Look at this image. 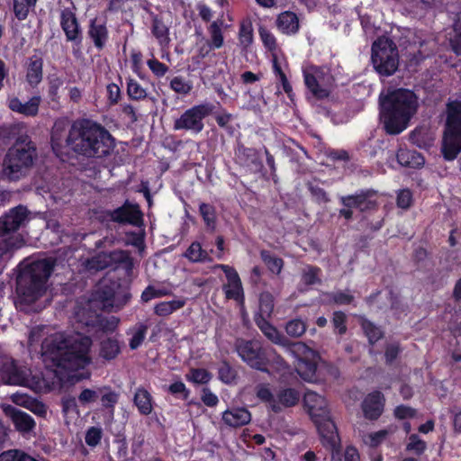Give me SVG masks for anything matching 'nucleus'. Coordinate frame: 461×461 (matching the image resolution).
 Instances as JSON below:
<instances>
[{
    "instance_id": "f704fd0d",
    "label": "nucleus",
    "mask_w": 461,
    "mask_h": 461,
    "mask_svg": "<svg viewBox=\"0 0 461 461\" xmlns=\"http://www.w3.org/2000/svg\"><path fill=\"white\" fill-rule=\"evenodd\" d=\"M64 84V79L56 74L50 75L48 77V90L47 96L50 104H54L57 106L60 104L59 89Z\"/></svg>"
},
{
    "instance_id": "72a5a7b5",
    "label": "nucleus",
    "mask_w": 461,
    "mask_h": 461,
    "mask_svg": "<svg viewBox=\"0 0 461 461\" xmlns=\"http://www.w3.org/2000/svg\"><path fill=\"white\" fill-rule=\"evenodd\" d=\"M296 371L302 379L312 382L316 379L317 363L308 357H300L297 362Z\"/></svg>"
},
{
    "instance_id": "f03ea898",
    "label": "nucleus",
    "mask_w": 461,
    "mask_h": 461,
    "mask_svg": "<svg viewBox=\"0 0 461 461\" xmlns=\"http://www.w3.org/2000/svg\"><path fill=\"white\" fill-rule=\"evenodd\" d=\"M90 336L81 332H56L44 338L41 356L46 366L65 371L84 370L92 364Z\"/></svg>"
},
{
    "instance_id": "473e14b6",
    "label": "nucleus",
    "mask_w": 461,
    "mask_h": 461,
    "mask_svg": "<svg viewBox=\"0 0 461 461\" xmlns=\"http://www.w3.org/2000/svg\"><path fill=\"white\" fill-rule=\"evenodd\" d=\"M276 25L284 33H295L299 30V20L294 13L286 11L278 15Z\"/></svg>"
},
{
    "instance_id": "37998d69",
    "label": "nucleus",
    "mask_w": 461,
    "mask_h": 461,
    "mask_svg": "<svg viewBox=\"0 0 461 461\" xmlns=\"http://www.w3.org/2000/svg\"><path fill=\"white\" fill-rule=\"evenodd\" d=\"M199 212L204 221L205 226L209 230H214L216 228L217 221L215 207L211 203H201L199 205Z\"/></svg>"
},
{
    "instance_id": "6e6552de",
    "label": "nucleus",
    "mask_w": 461,
    "mask_h": 461,
    "mask_svg": "<svg viewBox=\"0 0 461 461\" xmlns=\"http://www.w3.org/2000/svg\"><path fill=\"white\" fill-rule=\"evenodd\" d=\"M372 64L382 77H390L398 69L399 54L395 43L388 37H379L372 45Z\"/></svg>"
},
{
    "instance_id": "a211bd4d",
    "label": "nucleus",
    "mask_w": 461,
    "mask_h": 461,
    "mask_svg": "<svg viewBox=\"0 0 461 461\" xmlns=\"http://www.w3.org/2000/svg\"><path fill=\"white\" fill-rule=\"evenodd\" d=\"M60 27L65 33L67 41L79 49L83 41V32L76 14L70 8H65L60 13Z\"/></svg>"
},
{
    "instance_id": "ea45409f",
    "label": "nucleus",
    "mask_w": 461,
    "mask_h": 461,
    "mask_svg": "<svg viewBox=\"0 0 461 461\" xmlns=\"http://www.w3.org/2000/svg\"><path fill=\"white\" fill-rule=\"evenodd\" d=\"M300 400V393L294 388H285L280 390L276 394V403L284 407L295 406Z\"/></svg>"
},
{
    "instance_id": "f257e3e1",
    "label": "nucleus",
    "mask_w": 461,
    "mask_h": 461,
    "mask_svg": "<svg viewBox=\"0 0 461 461\" xmlns=\"http://www.w3.org/2000/svg\"><path fill=\"white\" fill-rule=\"evenodd\" d=\"M50 145L58 157L73 152L86 158H105L113 154L116 141L101 123L82 119L73 122L68 131L63 123L55 122Z\"/></svg>"
},
{
    "instance_id": "de8ad7c7",
    "label": "nucleus",
    "mask_w": 461,
    "mask_h": 461,
    "mask_svg": "<svg viewBox=\"0 0 461 461\" xmlns=\"http://www.w3.org/2000/svg\"><path fill=\"white\" fill-rule=\"evenodd\" d=\"M185 305L183 300H172L168 302H160L154 307V312L158 316H167L174 312L181 309Z\"/></svg>"
},
{
    "instance_id": "9d476101",
    "label": "nucleus",
    "mask_w": 461,
    "mask_h": 461,
    "mask_svg": "<svg viewBox=\"0 0 461 461\" xmlns=\"http://www.w3.org/2000/svg\"><path fill=\"white\" fill-rule=\"evenodd\" d=\"M216 105L211 102L194 104L183 112L173 123L175 131H185L197 135L204 129V119L213 113Z\"/></svg>"
},
{
    "instance_id": "e2e57ef3",
    "label": "nucleus",
    "mask_w": 461,
    "mask_h": 461,
    "mask_svg": "<svg viewBox=\"0 0 461 461\" xmlns=\"http://www.w3.org/2000/svg\"><path fill=\"white\" fill-rule=\"evenodd\" d=\"M170 88L176 94L187 95L192 90V85L184 77L177 76L171 79Z\"/></svg>"
},
{
    "instance_id": "8fccbe9b",
    "label": "nucleus",
    "mask_w": 461,
    "mask_h": 461,
    "mask_svg": "<svg viewBox=\"0 0 461 461\" xmlns=\"http://www.w3.org/2000/svg\"><path fill=\"white\" fill-rule=\"evenodd\" d=\"M331 324L336 335L343 336L348 331V316L342 311H335L332 314Z\"/></svg>"
},
{
    "instance_id": "6e6d98bb",
    "label": "nucleus",
    "mask_w": 461,
    "mask_h": 461,
    "mask_svg": "<svg viewBox=\"0 0 461 461\" xmlns=\"http://www.w3.org/2000/svg\"><path fill=\"white\" fill-rule=\"evenodd\" d=\"M120 320L116 316L98 317L96 320V327L104 333H113L119 325Z\"/></svg>"
},
{
    "instance_id": "58836bf2",
    "label": "nucleus",
    "mask_w": 461,
    "mask_h": 461,
    "mask_svg": "<svg viewBox=\"0 0 461 461\" xmlns=\"http://www.w3.org/2000/svg\"><path fill=\"white\" fill-rule=\"evenodd\" d=\"M220 111L213 110V113L211 116H213L215 119L217 125L223 129L228 135L232 136L235 132V128L231 124L234 116L232 113H229L226 109L221 108L220 106Z\"/></svg>"
},
{
    "instance_id": "a19ab883",
    "label": "nucleus",
    "mask_w": 461,
    "mask_h": 461,
    "mask_svg": "<svg viewBox=\"0 0 461 461\" xmlns=\"http://www.w3.org/2000/svg\"><path fill=\"white\" fill-rule=\"evenodd\" d=\"M253 25L250 19L242 20L239 29V41L240 46L247 50L253 43Z\"/></svg>"
},
{
    "instance_id": "f8f14e48",
    "label": "nucleus",
    "mask_w": 461,
    "mask_h": 461,
    "mask_svg": "<svg viewBox=\"0 0 461 461\" xmlns=\"http://www.w3.org/2000/svg\"><path fill=\"white\" fill-rule=\"evenodd\" d=\"M303 77L306 88L315 99L323 100L329 97L330 86L334 80L329 68L309 65L303 68Z\"/></svg>"
},
{
    "instance_id": "13d9d810",
    "label": "nucleus",
    "mask_w": 461,
    "mask_h": 461,
    "mask_svg": "<svg viewBox=\"0 0 461 461\" xmlns=\"http://www.w3.org/2000/svg\"><path fill=\"white\" fill-rule=\"evenodd\" d=\"M167 392L176 398L186 401L191 393V391L185 386L182 381H175L168 385Z\"/></svg>"
},
{
    "instance_id": "680f3d73",
    "label": "nucleus",
    "mask_w": 461,
    "mask_h": 461,
    "mask_svg": "<svg viewBox=\"0 0 461 461\" xmlns=\"http://www.w3.org/2000/svg\"><path fill=\"white\" fill-rule=\"evenodd\" d=\"M102 438H103L102 428L99 426H91L86 431L85 442L87 446H89L91 447H95L98 444H100Z\"/></svg>"
},
{
    "instance_id": "4d7b16f0",
    "label": "nucleus",
    "mask_w": 461,
    "mask_h": 461,
    "mask_svg": "<svg viewBox=\"0 0 461 461\" xmlns=\"http://www.w3.org/2000/svg\"><path fill=\"white\" fill-rule=\"evenodd\" d=\"M148 330V326L144 323H138L135 331L129 341V347L131 350L139 348L143 343Z\"/></svg>"
},
{
    "instance_id": "5701e85b",
    "label": "nucleus",
    "mask_w": 461,
    "mask_h": 461,
    "mask_svg": "<svg viewBox=\"0 0 461 461\" xmlns=\"http://www.w3.org/2000/svg\"><path fill=\"white\" fill-rule=\"evenodd\" d=\"M41 97L33 95L26 103L23 104L21 100L14 96L8 99V108L17 113L26 117H35L39 113Z\"/></svg>"
},
{
    "instance_id": "2eb2a0df",
    "label": "nucleus",
    "mask_w": 461,
    "mask_h": 461,
    "mask_svg": "<svg viewBox=\"0 0 461 461\" xmlns=\"http://www.w3.org/2000/svg\"><path fill=\"white\" fill-rule=\"evenodd\" d=\"M93 262L97 269L103 270L109 267L113 269L122 268L127 276L132 274L134 267L133 258L128 251L122 249L100 254Z\"/></svg>"
},
{
    "instance_id": "774afa93",
    "label": "nucleus",
    "mask_w": 461,
    "mask_h": 461,
    "mask_svg": "<svg viewBox=\"0 0 461 461\" xmlns=\"http://www.w3.org/2000/svg\"><path fill=\"white\" fill-rule=\"evenodd\" d=\"M258 33L260 39L264 44V46L269 50H274L276 48V41L274 34L267 29L265 26H260L258 29Z\"/></svg>"
},
{
    "instance_id": "ddd939ff",
    "label": "nucleus",
    "mask_w": 461,
    "mask_h": 461,
    "mask_svg": "<svg viewBox=\"0 0 461 461\" xmlns=\"http://www.w3.org/2000/svg\"><path fill=\"white\" fill-rule=\"evenodd\" d=\"M339 203L344 207H354L361 213L373 212L378 210V192L373 188L357 190L352 194L341 196Z\"/></svg>"
},
{
    "instance_id": "4be33fe9",
    "label": "nucleus",
    "mask_w": 461,
    "mask_h": 461,
    "mask_svg": "<svg viewBox=\"0 0 461 461\" xmlns=\"http://www.w3.org/2000/svg\"><path fill=\"white\" fill-rule=\"evenodd\" d=\"M87 35L96 50H104L109 40L106 18L95 17L91 19L89 21Z\"/></svg>"
},
{
    "instance_id": "1a4fd4ad",
    "label": "nucleus",
    "mask_w": 461,
    "mask_h": 461,
    "mask_svg": "<svg viewBox=\"0 0 461 461\" xmlns=\"http://www.w3.org/2000/svg\"><path fill=\"white\" fill-rule=\"evenodd\" d=\"M234 347L238 356L250 368L263 373L269 372V350L259 340L240 338L236 339Z\"/></svg>"
},
{
    "instance_id": "7c9ffc66",
    "label": "nucleus",
    "mask_w": 461,
    "mask_h": 461,
    "mask_svg": "<svg viewBox=\"0 0 461 461\" xmlns=\"http://www.w3.org/2000/svg\"><path fill=\"white\" fill-rule=\"evenodd\" d=\"M397 161L403 167L419 168L425 163L423 156L416 150L400 149L396 154Z\"/></svg>"
},
{
    "instance_id": "bb28decb",
    "label": "nucleus",
    "mask_w": 461,
    "mask_h": 461,
    "mask_svg": "<svg viewBox=\"0 0 461 461\" xmlns=\"http://www.w3.org/2000/svg\"><path fill=\"white\" fill-rule=\"evenodd\" d=\"M263 316H255V322L263 334L273 343L286 345L288 339Z\"/></svg>"
},
{
    "instance_id": "aec40b11",
    "label": "nucleus",
    "mask_w": 461,
    "mask_h": 461,
    "mask_svg": "<svg viewBox=\"0 0 461 461\" xmlns=\"http://www.w3.org/2000/svg\"><path fill=\"white\" fill-rule=\"evenodd\" d=\"M227 278V285H223V291L227 299H232L240 303L244 302V292L241 280L236 269L228 265H219Z\"/></svg>"
},
{
    "instance_id": "a878e982",
    "label": "nucleus",
    "mask_w": 461,
    "mask_h": 461,
    "mask_svg": "<svg viewBox=\"0 0 461 461\" xmlns=\"http://www.w3.org/2000/svg\"><path fill=\"white\" fill-rule=\"evenodd\" d=\"M359 325L363 330L364 335L366 337L368 344L374 347L376 342L382 339L384 336V332L381 327L375 324L373 321L368 320L365 316L358 317ZM373 348L369 349V353L373 354Z\"/></svg>"
},
{
    "instance_id": "412c9836",
    "label": "nucleus",
    "mask_w": 461,
    "mask_h": 461,
    "mask_svg": "<svg viewBox=\"0 0 461 461\" xmlns=\"http://www.w3.org/2000/svg\"><path fill=\"white\" fill-rule=\"evenodd\" d=\"M385 399L380 391L369 393L361 403L364 417L369 420H378L384 412Z\"/></svg>"
},
{
    "instance_id": "bf43d9fd",
    "label": "nucleus",
    "mask_w": 461,
    "mask_h": 461,
    "mask_svg": "<svg viewBox=\"0 0 461 461\" xmlns=\"http://www.w3.org/2000/svg\"><path fill=\"white\" fill-rule=\"evenodd\" d=\"M426 448V442L417 434H411L409 436V442L406 445V451L413 452L417 456H421L425 452Z\"/></svg>"
},
{
    "instance_id": "79ce46f5",
    "label": "nucleus",
    "mask_w": 461,
    "mask_h": 461,
    "mask_svg": "<svg viewBox=\"0 0 461 461\" xmlns=\"http://www.w3.org/2000/svg\"><path fill=\"white\" fill-rule=\"evenodd\" d=\"M237 377L238 372L230 362L226 359L221 360L218 367L219 380L225 384H230L236 381Z\"/></svg>"
},
{
    "instance_id": "7ed1b4c3",
    "label": "nucleus",
    "mask_w": 461,
    "mask_h": 461,
    "mask_svg": "<svg viewBox=\"0 0 461 461\" xmlns=\"http://www.w3.org/2000/svg\"><path fill=\"white\" fill-rule=\"evenodd\" d=\"M380 118L386 133L397 135L403 131L418 109L413 91L398 88L380 95Z\"/></svg>"
},
{
    "instance_id": "5fc2aeb1",
    "label": "nucleus",
    "mask_w": 461,
    "mask_h": 461,
    "mask_svg": "<svg viewBox=\"0 0 461 461\" xmlns=\"http://www.w3.org/2000/svg\"><path fill=\"white\" fill-rule=\"evenodd\" d=\"M306 323L299 318L292 319L285 324V331L287 335L293 338H299L306 331Z\"/></svg>"
},
{
    "instance_id": "2f4dec72",
    "label": "nucleus",
    "mask_w": 461,
    "mask_h": 461,
    "mask_svg": "<svg viewBox=\"0 0 461 461\" xmlns=\"http://www.w3.org/2000/svg\"><path fill=\"white\" fill-rule=\"evenodd\" d=\"M121 353L120 342L116 338H106L100 341L99 357L106 361L115 359Z\"/></svg>"
},
{
    "instance_id": "c756f323",
    "label": "nucleus",
    "mask_w": 461,
    "mask_h": 461,
    "mask_svg": "<svg viewBox=\"0 0 461 461\" xmlns=\"http://www.w3.org/2000/svg\"><path fill=\"white\" fill-rule=\"evenodd\" d=\"M43 77V59L33 55L30 58V62L26 71V80L32 87H36L42 80Z\"/></svg>"
},
{
    "instance_id": "e433bc0d",
    "label": "nucleus",
    "mask_w": 461,
    "mask_h": 461,
    "mask_svg": "<svg viewBox=\"0 0 461 461\" xmlns=\"http://www.w3.org/2000/svg\"><path fill=\"white\" fill-rule=\"evenodd\" d=\"M321 269L317 266L306 265L301 273V283L306 287L321 284Z\"/></svg>"
},
{
    "instance_id": "3c124183",
    "label": "nucleus",
    "mask_w": 461,
    "mask_h": 461,
    "mask_svg": "<svg viewBox=\"0 0 461 461\" xmlns=\"http://www.w3.org/2000/svg\"><path fill=\"white\" fill-rule=\"evenodd\" d=\"M14 14L16 19L23 21L28 17L30 9L34 7L37 0H13Z\"/></svg>"
},
{
    "instance_id": "b1692460",
    "label": "nucleus",
    "mask_w": 461,
    "mask_h": 461,
    "mask_svg": "<svg viewBox=\"0 0 461 461\" xmlns=\"http://www.w3.org/2000/svg\"><path fill=\"white\" fill-rule=\"evenodd\" d=\"M221 420L230 428H240L250 422L251 413L244 407H235L224 411Z\"/></svg>"
},
{
    "instance_id": "6ab92c4d",
    "label": "nucleus",
    "mask_w": 461,
    "mask_h": 461,
    "mask_svg": "<svg viewBox=\"0 0 461 461\" xmlns=\"http://www.w3.org/2000/svg\"><path fill=\"white\" fill-rule=\"evenodd\" d=\"M234 153L236 161L240 166L247 167L252 173L265 175L259 150L255 148L246 147L243 143L239 142Z\"/></svg>"
},
{
    "instance_id": "603ef678",
    "label": "nucleus",
    "mask_w": 461,
    "mask_h": 461,
    "mask_svg": "<svg viewBox=\"0 0 461 461\" xmlns=\"http://www.w3.org/2000/svg\"><path fill=\"white\" fill-rule=\"evenodd\" d=\"M257 397L265 402H269L271 409L275 412L281 411L280 406L277 405L276 401L267 384H259L256 388Z\"/></svg>"
},
{
    "instance_id": "423d86ee",
    "label": "nucleus",
    "mask_w": 461,
    "mask_h": 461,
    "mask_svg": "<svg viewBox=\"0 0 461 461\" xmlns=\"http://www.w3.org/2000/svg\"><path fill=\"white\" fill-rule=\"evenodd\" d=\"M303 406L317 428L322 446L327 450L339 451L340 438L330 418L327 400L313 391H307L303 395Z\"/></svg>"
},
{
    "instance_id": "cd10ccee",
    "label": "nucleus",
    "mask_w": 461,
    "mask_h": 461,
    "mask_svg": "<svg viewBox=\"0 0 461 461\" xmlns=\"http://www.w3.org/2000/svg\"><path fill=\"white\" fill-rule=\"evenodd\" d=\"M153 397L147 389L142 386L136 389L133 396V404L137 407L140 415H149L153 411Z\"/></svg>"
},
{
    "instance_id": "393cba45",
    "label": "nucleus",
    "mask_w": 461,
    "mask_h": 461,
    "mask_svg": "<svg viewBox=\"0 0 461 461\" xmlns=\"http://www.w3.org/2000/svg\"><path fill=\"white\" fill-rule=\"evenodd\" d=\"M8 413L14 425V428L19 432H30L36 426L33 418L29 413L22 410H19L15 407H10L8 410Z\"/></svg>"
},
{
    "instance_id": "338daca9",
    "label": "nucleus",
    "mask_w": 461,
    "mask_h": 461,
    "mask_svg": "<svg viewBox=\"0 0 461 461\" xmlns=\"http://www.w3.org/2000/svg\"><path fill=\"white\" fill-rule=\"evenodd\" d=\"M402 352V348L399 343H390L385 346L384 348V359L387 366L393 365V363L398 358Z\"/></svg>"
},
{
    "instance_id": "052dcab7",
    "label": "nucleus",
    "mask_w": 461,
    "mask_h": 461,
    "mask_svg": "<svg viewBox=\"0 0 461 461\" xmlns=\"http://www.w3.org/2000/svg\"><path fill=\"white\" fill-rule=\"evenodd\" d=\"M0 461H38L30 455L18 450L11 449L0 454Z\"/></svg>"
},
{
    "instance_id": "39448f33",
    "label": "nucleus",
    "mask_w": 461,
    "mask_h": 461,
    "mask_svg": "<svg viewBox=\"0 0 461 461\" xmlns=\"http://www.w3.org/2000/svg\"><path fill=\"white\" fill-rule=\"evenodd\" d=\"M37 158L38 151L35 142L28 134H21L4 157L3 176L9 181H19L30 173Z\"/></svg>"
},
{
    "instance_id": "0e129e2a",
    "label": "nucleus",
    "mask_w": 461,
    "mask_h": 461,
    "mask_svg": "<svg viewBox=\"0 0 461 461\" xmlns=\"http://www.w3.org/2000/svg\"><path fill=\"white\" fill-rule=\"evenodd\" d=\"M393 415L400 420L413 419L417 416V410L408 405L400 404L394 408Z\"/></svg>"
},
{
    "instance_id": "a18cd8bd",
    "label": "nucleus",
    "mask_w": 461,
    "mask_h": 461,
    "mask_svg": "<svg viewBox=\"0 0 461 461\" xmlns=\"http://www.w3.org/2000/svg\"><path fill=\"white\" fill-rule=\"evenodd\" d=\"M275 298L270 292H262L259 295V312L256 316L269 318L274 311Z\"/></svg>"
},
{
    "instance_id": "9b49d317",
    "label": "nucleus",
    "mask_w": 461,
    "mask_h": 461,
    "mask_svg": "<svg viewBox=\"0 0 461 461\" xmlns=\"http://www.w3.org/2000/svg\"><path fill=\"white\" fill-rule=\"evenodd\" d=\"M131 298L130 285L122 278L104 279L96 291V299L102 302L104 306L122 308Z\"/></svg>"
},
{
    "instance_id": "0eeeda50",
    "label": "nucleus",
    "mask_w": 461,
    "mask_h": 461,
    "mask_svg": "<svg viewBox=\"0 0 461 461\" xmlns=\"http://www.w3.org/2000/svg\"><path fill=\"white\" fill-rule=\"evenodd\" d=\"M440 149L446 161L455 160L461 152V102L459 101L447 104V117Z\"/></svg>"
},
{
    "instance_id": "4c0bfd02",
    "label": "nucleus",
    "mask_w": 461,
    "mask_h": 461,
    "mask_svg": "<svg viewBox=\"0 0 461 461\" xmlns=\"http://www.w3.org/2000/svg\"><path fill=\"white\" fill-rule=\"evenodd\" d=\"M126 92L130 100L137 102L146 100L149 95L147 89L131 77L126 78Z\"/></svg>"
},
{
    "instance_id": "f3484780",
    "label": "nucleus",
    "mask_w": 461,
    "mask_h": 461,
    "mask_svg": "<svg viewBox=\"0 0 461 461\" xmlns=\"http://www.w3.org/2000/svg\"><path fill=\"white\" fill-rule=\"evenodd\" d=\"M29 210L24 205L9 209L0 217V238L17 231L28 220Z\"/></svg>"
},
{
    "instance_id": "69168bd1",
    "label": "nucleus",
    "mask_w": 461,
    "mask_h": 461,
    "mask_svg": "<svg viewBox=\"0 0 461 461\" xmlns=\"http://www.w3.org/2000/svg\"><path fill=\"white\" fill-rule=\"evenodd\" d=\"M107 103L110 106H113L119 103L122 97L120 86L115 83H110L106 86Z\"/></svg>"
},
{
    "instance_id": "20e7f679",
    "label": "nucleus",
    "mask_w": 461,
    "mask_h": 461,
    "mask_svg": "<svg viewBox=\"0 0 461 461\" xmlns=\"http://www.w3.org/2000/svg\"><path fill=\"white\" fill-rule=\"evenodd\" d=\"M55 264V259L44 258L32 261L21 270L16 278L21 304L31 305L45 294Z\"/></svg>"
},
{
    "instance_id": "c85d7f7f",
    "label": "nucleus",
    "mask_w": 461,
    "mask_h": 461,
    "mask_svg": "<svg viewBox=\"0 0 461 461\" xmlns=\"http://www.w3.org/2000/svg\"><path fill=\"white\" fill-rule=\"evenodd\" d=\"M183 257L194 264L211 263L213 260L209 252L203 249L202 244L197 240L189 245L183 253Z\"/></svg>"
},
{
    "instance_id": "c03bdc74",
    "label": "nucleus",
    "mask_w": 461,
    "mask_h": 461,
    "mask_svg": "<svg viewBox=\"0 0 461 461\" xmlns=\"http://www.w3.org/2000/svg\"><path fill=\"white\" fill-rule=\"evenodd\" d=\"M151 33L161 43L169 41V29L157 14L152 16Z\"/></svg>"
},
{
    "instance_id": "c9c22d12",
    "label": "nucleus",
    "mask_w": 461,
    "mask_h": 461,
    "mask_svg": "<svg viewBox=\"0 0 461 461\" xmlns=\"http://www.w3.org/2000/svg\"><path fill=\"white\" fill-rule=\"evenodd\" d=\"M259 255L269 272L276 276L281 274L285 264L283 258L274 255L267 249L260 250Z\"/></svg>"
},
{
    "instance_id": "09e8293b",
    "label": "nucleus",
    "mask_w": 461,
    "mask_h": 461,
    "mask_svg": "<svg viewBox=\"0 0 461 461\" xmlns=\"http://www.w3.org/2000/svg\"><path fill=\"white\" fill-rule=\"evenodd\" d=\"M212 378V373L204 368H191L185 375L186 381L196 384H207Z\"/></svg>"
},
{
    "instance_id": "dca6fc26",
    "label": "nucleus",
    "mask_w": 461,
    "mask_h": 461,
    "mask_svg": "<svg viewBox=\"0 0 461 461\" xmlns=\"http://www.w3.org/2000/svg\"><path fill=\"white\" fill-rule=\"evenodd\" d=\"M107 217L119 224H130L135 227H141L144 224L143 212L138 203H131L126 200L122 206L107 211Z\"/></svg>"
},
{
    "instance_id": "49530a36",
    "label": "nucleus",
    "mask_w": 461,
    "mask_h": 461,
    "mask_svg": "<svg viewBox=\"0 0 461 461\" xmlns=\"http://www.w3.org/2000/svg\"><path fill=\"white\" fill-rule=\"evenodd\" d=\"M100 401L104 408L113 410L119 401L120 394L110 386L99 387Z\"/></svg>"
},
{
    "instance_id": "864d4df0",
    "label": "nucleus",
    "mask_w": 461,
    "mask_h": 461,
    "mask_svg": "<svg viewBox=\"0 0 461 461\" xmlns=\"http://www.w3.org/2000/svg\"><path fill=\"white\" fill-rule=\"evenodd\" d=\"M223 22L221 20L214 21L208 28L211 35L212 46L214 49H220L224 42V38L221 32Z\"/></svg>"
},
{
    "instance_id": "4468645a",
    "label": "nucleus",
    "mask_w": 461,
    "mask_h": 461,
    "mask_svg": "<svg viewBox=\"0 0 461 461\" xmlns=\"http://www.w3.org/2000/svg\"><path fill=\"white\" fill-rule=\"evenodd\" d=\"M0 376L5 384L28 386L31 370L20 366L13 357L5 356L0 358Z\"/></svg>"
}]
</instances>
